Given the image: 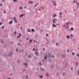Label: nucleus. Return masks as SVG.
<instances>
[{"mask_svg":"<svg viewBox=\"0 0 79 79\" xmlns=\"http://www.w3.org/2000/svg\"><path fill=\"white\" fill-rule=\"evenodd\" d=\"M51 53H49L48 55V56L49 59L50 58H51Z\"/></svg>","mask_w":79,"mask_h":79,"instance_id":"obj_1","label":"nucleus"},{"mask_svg":"<svg viewBox=\"0 0 79 79\" xmlns=\"http://www.w3.org/2000/svg\"><path fill=\"white\" fill-rule=\"evenodd\" d=\"M53 3H54L53 4L54 6H56V3L55 2L53 1L52 2Z\"/></svg>","mask_w":79,"mask_h":79,"instance_id":"obj_2","label":"nucleus"},{"mask_svg":"<svg viewBox=\"0 0 79 79\" xmlns=\"http://www.w3.org/2000/svg\"><path fill=\"white\" fill-rule=\"evenodd\" d=\"M12 55H13V52H10L9 56H11Z\"/></svg>","mask_w":79,"mask_h":79,"instance_id":"obj_3","label":"nucleus"},{"mask_svg":"<svg viewBox=\"0 0 79 79\" xmlns=\"http://www.w3.org/2000/svg\"><path fill=\"white\" fill-rule=\"evenodd\" d=\"M14 21L16 23H18V21H17V20L16 19V17H15L14 18Z\"/></svg>","mask_w":79,"mask_h":79,"instance_id":"obj_4","label":"nucleus"},{"mask_svg":"<svg viewBox=\"0 0 79 79\" xmlns=\"http://www.w3.org/2000/svg\"><path fill=\"white\" fill-rule=\"evenodd\" d=\"M35 55H36V56H38V54H39V52H35Z\"/></svg>","mask_w":79,"mask_h":79,"instance_id":"obj_5","label":"nucleus"},{"mask_svg":"<svg viewBox=\"0 0 79 79\" xmlns=\"http://www.w3.org/2000/svg\"><path fill=\"white\" fill-rule=\"evenodd\" d=\"M24 15H25V14H22L21 15H20L19 16V17H20V18H21L22 17H23V16H24Z\"/></svg>","mask_w":79,"mask_h":79,"instance_id":"obj_6","label":"nucleus"},{"mask_svg":"<svg viewBox=\"0 0 79 79\" xmlns=\"http://www.w3.org/2000/svg\"><path fill=\"white\" fill-rule=\"evenodd\" d=\"M57 20V19H55L53 20V23H55V21H56Z\"/></svg>","mask_w":79,"mask_h":79,"instance_id":"obj_7","label":"nucleus"},{"mask_svg":"<svg viewBox=\"0 0 79 79\" xmlns=\"http://www.w3.org/2000/svg\"><path fill=\"white\" fill-rule=\"evenodd\" d=\"M23 65H24V66H26V67H27V63H24Z\"/></svg>","mask_w":79,"mask_h":79,"instance_id":"obj_8","label":"nucleus"},{"mask_svg":"<svg viewBox=\"0 0 79 79\" xmlns=\"http://www.w3.org/2000/svg\"><path fill=\"white\" fill-rule=\"evenodd\" d=\"M39 3H38V4H35V5L34 6V7H36V6H37V5H39Z\"/></svg>","mask_w":79,"mask_h":79,"instance_id":"obj_9","label":"nucleus"},{"mask_svg":"<svg viewBox=\"0 0 79 79\" xmlns=\"http://www.w3.org/2000/svg\"><path fill=\"white\" fill-rule=\"evenodd\" d=\"M12 23H13V20H11L9 22V24H11Z\"/></svg>","mask_w":79,"mask_h":79,"instance_id":"obj_10","label":"nucleus"},{"mask_svg":"<svg viewBox=\"0 0 79 79\" xmlns=\"http://www.w3.org/2000/svg\"><path fill=\"white\" fill-rule=\"evenodd\" d=\"M52 27H56V26L54 24H53Z\"/></svg>","mask_w":79,"mask_h":79,"instance_id":"obj_11","label":"nucleus"},{"mask_svg":"<svg viewBox=\"0 0 79 79\" xmlns=\"http://www.w3.org/2000/svg\"><path fill=\"white\" fill-rule=\"evenodd\" d=\"M39 77L40 78H41V79H42V78H43V76L42 75L39 76Z\"/></svg>","mask_w":79,"mask_h":79,"instance_id":"obj_12","label":"nucleus"},{"mask_svg":"<svg viewBox=\"0 0 79 79\" xmlns=\"http://www.w3.org/2000/svg\"><path fill=\"white\" fill-rule=\"evenodd\" d=\"M44 58L45 60H47V57L45 56Z\"/></svg>","mask_w":79,"mask_h":79,"instance_id":"obj_13","label":"nucleus"},{"mask_svg":"<svg viewBox=\"0 0 79 79\" xmlns=\"http://www.w3.org/2000/svg\"><path fill=\"white\" fill-rule=\"evenodd\" d=\"M29 42L30 44H31V42H32V40H30L29 41Z\"/></svg>","mask_w":79,"mask_h":79,"instance_id":"obj_14","label":"nucleus"},{"mask_svg":"<svg viewBox=\"0 0 79 79\" xmlns=\"http://www.w3.org/2000/svg\"><path fill=\"white\" fill-rule=\"evenodd\" d=\"M41 71H44V69L43 68H41Z\"/></svg>","mask_w":79,"mask_h":79,"instance_id":"obj_15","label":"nucleus"},{"mask_svg":"<svg viewBox=\"0 0 79 79\" xmlns=\"http://www.w3.org/2000/svg\"><path fill=\"white\" fill-rule=\"evenodd\" d=\"M27 32H31V30H30V29H28L27 31Z\"/></svg>","mask_w":79,"mask_h":79,"instance_id":"obj_16","label":"nucleus"},{"mask_svg":"<svg viewBox=\"0 0 79 79\" xmlns=\"http://www.w3.org/2000/svg\"><path fill=\"white\" fill-rule=\"evenodd\" d=\"M39 64L40 65V66H41V65H42V63H41V62H39Z\"/></svg>","mask_w":79,"mask_h":79,"instance_id":"obj_17","label":"nucleus"},{"mask_svg":"<svg viewBox=\"0 0 79 79\" xmlns=\"http://www.w3.org/2000/svg\"><path fill=\"white\" fill-rule=\"evenodd\" d=\"M27 78H28V76H27V75H26V78H25V79H27Z\"/></svg>","mask_w":79,"mask_h":79,"instance_id":"obj_18","label":"nucleus"},{"mask_svg":"<svg viewBox=\"0 0 79 79\" xmlns=\"http://www.w3.org/2000/svg\"><path fill=\"white\" fill-rule=\"evenodd\" d=\"M66 37L67 39H69L70 38V37L68 35L66 36Z\"/></svg>","mask_w":79,"mask_h":79,"instance_id":"obj_19","label":"nucleus"},{"mask_svg":"<svg viewBox=\"0 0 79 79\" xmlns=\"http://www.w3.org/2000/svg\"><path fill=\"white\" fill-rule=\"evenodd\" d=\"M70 70H71V71H73V67L71 68Z\"/></svg>","mask_w":79,"mask_h":79,"instance_id":"obj_20","label":"nucleus"},{"mask_svg":"<svg viewBox=\"0 0 79 79\" xmlns=\"http://www.w3.org/2000/svg\"><path fill=\"white\" fill-rule=\"evenodd\" d=\"M31 31L32 32H34L35 31V30L34 29H32Z\"/></svg>","mask_w":79,"mask_h":79,"instance_id":"obj_21","label":"nucleus"},{"mask_svg":"<svg viewBox=\"0 0 79 79\" xmlns=\"http://www.w3.org/2000/svg\"><path fill=\"white\" fill-rule=\"evenodd\" d=\"M5 28V26H3L1 27V29H4Z\"/></svg>","mask_w":79,"mask_h":79,"instance_id":"obj_22","label":"nucleus"},{"mask_svg":"<svg viewBox=\"0 0 79 79\" xmlns=\"http://www.w3.org/2000/svg\"><path fill=\"white\" fill-rule=\"evenodd\" d=\"M15 51H16V52H18L19 51H18V49H15Z\"/></svg>","mask_w":79,"mask_h":79,"instance_id":"obj_23","label":"nucleus"},{"mask_svg":"<svg viewBox=\"0 0 79 79\" xmlns=\"http://www.w3.org/2000/svg\"><path fill=\"white\" fill-rule=\"evenodd\" d=\"M71 31H74V28H71Z\"/></svg>","mask_w":79,"mask_h":79,"instance_id":"obj_24","label":"nucleus"},{"mask_svg":"<svg viewBox=\"0 0 79 79\" xmlns=\"http://www.w3.org/2000/svg\"><path fill=\"white\" fill-rule=\"evenodd\" d=\"M35 48H33L32 51H35Z\"/></svg>","mask_w":79,"mask_h":79,"instance_id":"obj_25","label":"nucleus"},{"mask_svg":"<svg viewBox=\"0 0 79 79\" xmlns=\"http://www.w3.org/2000/svg\"><path fill=\"white\" fill-rule=\"evenodd\" d=\"M19 9H21V10H22V9H23V7H19Z\"/></svg>","mask_w":79,"mask_h":79,"instance_id":"obj_26","label":"nucleus"},{"mask_svg":"<svg viewBox=\"0 0 79 79\" xmlns=\"http://www.w3.org/2000/svg\"><path fill=\"white\" fill-rule=\"evenodd\" d=\"M46 76L48 77L49 76V75H48V73H46Z\"/></svg>","mask_w":79,"mask_h":79,"instance_id":"obj_27","label":"nucleus"},{"mask_svg":"<svg viewBox=\"0 0 79 79\" xmlns=\"http://www.w3.org/2000/svg\"><path fill=\"white\" fill-rule=\"evenodd\" d=\"M28 58H31V56L30 55H29L28 56Z\"/></svg>","mask_w":79,"mask_h":79,"instance_id":"obj_28","label":"nucleus"},{"mask_svg":"<svg viewBox=\"0 0 79 79\" xmlns=\"http://www.w3.org/2000/svg\"><path fill=\"white\" fill-rule=\"evenodd\" d=\"M17 62H18L19 63H20V60H17Z\"/></svg>","mask_w":79,"mask_h":79,"instance_id":"obj_29","label":"nucleus"},{"mask_svg":"<svg viewBox=\"0 0 79 79\" xmlns=\"http://www.w3.org/2000/svg\"><path fill=\"white\" fill-rule=\"evenodd\" d=\"M24 52V50H23V49H22L21 51H20V52Z\"/></svg>","mask_w":79,"mask_h":79,"instance_id":"obj_30","label":"nucleus"},{"mask_svg":"<svg viewBox=\"0 0 79 79\" xmlns=\"http://www.w3.org/2000/svg\"><path fill=\"white\" fill-rule=\"evenodd\" d=\"M53 17H55V16H56V15H53Z\"/></svg>","mask_w":79,"mask_h":79,"instance_id":"obj_31","label":"nucleus"},{"mask_svg":"<svg viewBox=\"0 0 79 79\" xmlns=\"http://www.w3.org/2000/svg\"><path fill=\"white\" fill-rule=\"evenodd\" d=\"M77 72H78V74L79 75V69H78Z\"/></svg>","mask_w":79,"mask_h":79,"instance_id":"obj_32","label":"nucleus"},{"mask_svg":"<svg viewBox=\"0 0 79 79\" xmlns=\"http://www.w3.org/2000/svg\"><path fill=\"white\" fill-rule=\"evenodd\" d=\"M74 54H75V53H74V52H72V55H74Z\"/></svg>","mask_w":79,"mask_h":79,"instance_id":"obj_33","label":"nucleus"},{"mask_svg":"<svg viewBox=\"0 0 79 79\" xmlns=\"http://www.w3.org/2000/svg\"><path fill=\"white\" fill-rule=\"evenodd\" d=\"M32 3V2H29V3Z\"/></svg>","mask_w":79,"mask_h":79,"instance_id":"obj_34","label":"nucleus"},{"mask_svg":"<svg viewBox=\"0 0 79 79\" xmlns=\"http://www.w3.org/2000/svg\"><path fill=\"white\" fill-rule=\"evenodd\" d=\"M76 65L77 66H78V63H76Z\"/></svg>","mask_w":79,"mask_h":79,"instance_id":"obj_35","label":"nucleus"},{"mask_svg":"<svg viewBox=\"0 0 79 79\" xmlns=\"http://www.w3.org/2000/svg\"><path fill=\"white\" fill-rule=\"evenodd\" d=\"M15 35H16V31H15V32L14 33Z\"/></svg>","mask_w":79,"mask_h":79,"instance_id":"obj_36","label":"nucleus"},{"mask_svg":"<svg viewBox=\"0 0 79 79\" xmlns=\"http://www.w3.org/2000/svg\"><path fill=\"white\" fill-rule=\"evenodd\" d=\"M59 14V15H62V13H60Z\"/></svg>","mask_w":79,"mask_h":79,"instance_id":"obj_37","label":"nucleus"},{"mask_svg":"<svg viewBox=\"0 0 79 79\" xmlns=\"http://www.w3.org/2000/svg\"><path fill=\"white\" fill-rule=\"evenodd\" d=\"M67 51L68 53H69V50H67Z\"/></svg>","mask_w":79,"mask_h":79,"instance_id":"obj_38","label":"nucleus"},{"mask_svg":"<svg viewBox=\"0 0 79 79\" xmlns=\"http://www.w3.org/2000/svg\"><path fill=\"white\" fill-rule=\"evenodd\" d=\"M67 26V27H65L66 29H68L69 27H68V26Z\"/></svg>","mask_w":79,"mask_h":79,"instance_id":"obj_39","label":"nucleus"},{"mask_svg":"<svg viewBox=\"0 0 79 79\" xmlns=\"http://www.w3.org/2000/svg\"><path fill=\"white\" fill-rule=\"evenodd\" d=\"M54 56H54L53 55L52 56V58H54Z\"/></svg>","mask_w":79,"mask_h":79,"instance_id":"obj_40","label":"nucleus"},{"mask_svg":"<svg viewBox=\"0 0 79 79\" xmlns=\"http://www.w3.org/2000/svg\"><path fill=\"white\" fill-rule=\"evenodd\" d=\"M20 37L19 36H17V38H18V39H19V38H20Z\"/></svg>","mask_w":79,"mask_h":79,"instance_id":"obj_41","label":"nucleus"},{"mask_svg":"<svg viewBox=\"0 0 79 79\" xmlns=\"http://www.w3.org/2000/svg\"><path fill=\"white\" fill-rule=\"evenodd\" d=\"M19 35L20 37H21V34H19Z\"/></svg>","mask_w":79,"mask_h":79,"instance_id":"obj_42","label":"nucleus"},{"mask_svg":"<svg viewBox=\"0 0 79 79\" xmlns=\"http://www.w3.org/2000/svg\"><path fill=\"white\" fill-rule=\"evenodd\" d=\"M13 1H14V2H17V1L16 0H14Z\"/></svg>","mask_w":79,"mask_h":79,"instance_id":"obj_43","label":"nucleus"},{"mask_svg":"<svg viewBox=\"0 0 79 79\" xmlns=\"http://www.w3.org/2000/svg\"><path fill=\"white\" fill-rule=\"evenodd\" d=\"M58 45V43H56V45Z\"/></svg>","mask_w":79,"mask_h":79,"instance_id":"obj_44","label":"nucleus"},{"mask_svg":"<svg viewBox=\"0 0 79 79\" xmlns=\"http://www.w3.org/2000/svg\"><path fill=\"white\" fill-rule=\"evenodd\" d=\"M63 27H66V25H63Z\"/></svg>","mask_w":79,"mask_h":79,"instance_id":"obj_45","label":"nucleus"},{"mask_svg":"<svg viewBox=\"0 0 79 79\" xmlns=\"http://www.w3.org/2000/svg\"><path fill=\"white\" fill-rule=\"evenodd\" d=\"M56 25H57L58 26H59V25H60V24L59 23H58V24L56 23Z\"/></svg>","mask_w":79,"mask_h":79,"instance_id":"obj_46","label":"nucleus"},{"mask_svg":"<svg viewBox=\"0 0 79 79\" xmlns=\"http://www.w3.org/2000/svg\"><path fill=\"white\" fill-rule=\"evenodd\" d=\"M77 56H78V57H79V54H77Z\"/></svg>","mask_w":79,"mask_h":79,"instance_id":"obj_47","label":"nucleus"},{"mask_svg":"<svg viewBox=\"0 0 79 79\" xmlns=\"http://www.w3.org/2000/svg\"><path fill=\"white\" fill-rule=\"evenodd\" d=\"M65 57V55H63V58H64Z\"/></svg>","mask_w":79,"mask_h":79,"instance_id":"obj_48","label":"nucleus"},{"mask_svg":"<svg viewBox=\"0 0 79 79\" xmlns=\"http://www.w3.org/2000/svg\"><path fill=\"white\" fill-rule=\"evenodd\" d=\"M46 36L47 37H48V34H47L46 35Z\"/></svg>","mask_w":79,"mask_h":79,"instance_id":"obj_49","label":"nucleus"},{"mask_svg":"<svg viewBox=\"0 0 79 79\" xmlns=\"http://www.w3.org/2000/svg\"><path fill=\"white\" fill-rule=\"evenodd\" d=\"M68 24L67 23H66V25L67 26H68Z\"/></svg>","mask_w":79,"mask_h":79,"instance_id":"obj_50","label":"nucleus"},{"mask_svg":"<svg viewBox=\"0 0 79 79\" xmlns=\"http://www.w3.org/2000/svg\"><path fill=\"white\" fill-rule=\"evenodd\" d=\"M18 45H20V43H19L18 44Z\"/></svg>","mask_w":79,"mask_h":79,"instance_id":"obj_51","label":"nucleus"},{"mask_svg":"<svg viewBox=\"0 0 79 79\" xmlns=\"http://www.w3.org/2000/svg\"><path fill=\"white\" fill-rule=\"evenodd\" d=\"M67 23L68 24L70 23V22H69L68 23Z\"/></svg>","mask_w":79,"mask_h":79,"instance_id":"obj_52","label":"nucleus"},{"mask_svg":"<svg viewBox=\"0 0 79 79\" xmlns=\"http://www.w3.org/2000/svg\"><path fill=\"white\" fill-rule=\"evenodd\" d=\"M20 29L21 30H22L23 29V28H22V27H21Z\"/></svg>","mask_w":79,"mask_h":79,"instance_id":"obj_53","label":"nucleus"},{"mask_svg":"<svg viewBox=\"0 0 79 79\" xmlns=\"http://www.w3.org/2000/svg\"><path fill=\"white\" fill-rule=\"evenodd\" d=\"M35 41H35V40H34L33 41V42H35Z\"/></svg>","mask_w":79,"mask_h":79,"instance_id":"obj_54","label":"nucleus"},{"mask_svg":"<svg viewBox=\"0 0 79 79\" xmlns=\"http://www.w3.org/2000/svg\"><path fill=\"white\" fill-rule=\"evenodd\" d=\"M71 37H73V35L72 34L71 35Z\"/></svg>","mask_w":79,"mask_h":79,"instance_id":"obj_55","label":"nucleus"},{"mask_svg":"<svg viewBox=\"0 0 79 79\" xmlns=\"http://www.w3.org/2000/svg\"><path fill=\"white\" fill-rule=\"evenodd\" d=\"M43 50H44V51H45V48H43Z\"/></svg>","mask_w":79,"mask_h":79,"instance_id":"obj_56","label":"nucleus"},{"mask_svg":"<svg viewBox=\"0 0 79 79\" xmlns=\"http://www.w3.org/2000/svg\"><path fill=\"white\" fill-rule=\"evenodd\" d=\"M63 75H64V74H65V73H63Z\"/></svg>","mask_w":79,"mask_h":79,"instance_id":"obj_57","label":"nucleus"},{"mask_svg":"<svg viewBox=\"0 0 79 79\" xmlns=\"http://www.w3.org/2000/svg\"><path fill=\"white\" fill-rule=\"evenodd\" d=\"M4 13L5 14V13H6V12H5V11H4Z\"/></svg>","mask_w":79,"mask_h":79,"instance_id":"obj_58","label":"nucleus"},{"mask_svg":"<svg viewBox=\"0 0 79 79\" xmlns=\"http://www.w3.org/2000/svg\"><path fill=\"white\" fill-rule=\"evenodd\" d=\"M77 5H79V3H77Z\"/></svg>","mask_w":79,"mask_h":79,"instance_id":"obj_59","label":"nucleus"},{"mask_svg":"<svg viewBox=\"0 0 79 79\" xmlns=\"http://www.w3.org/2000/svg\"><path fill=\"white\" fill-rule=\"evenodd\" d=\"M27 40H28V38H27Z\"/></svg>","mask_w":79,"mask_h":79,"instance_id":"obj_60","label":"nucleus"},{"mask_svg":"<svg viewBox=\"0 0 79 79\" xmlns=\"http://www.w3.org/2000/svg\"><path fill=\"white\" fill-rule=\"evenodd\" d=\"M23 71H26V69H24Z\"/></svg>","mask_w":79,"mask_h":79,"instance_id":"obj_61","label":"nucleus"},{"mask_svg":"<svg viewBox=\"0 0 79 79\" xmlns=\"http://www.w3.org/2000/svg\"><path fill=\"white\" fill-rule=\"evenodd\" d=\"M4 0H2V2H4Z\"/></svg>","mask_w":79,"mask_h":79,"instance_id":"obj_62","label":"nucleus"},{"mask_svg":"<svg viewBox=\"0 0 79 79\" xmlns=\"http://www.w3.org/2000/svg\"><path fill=\"white\" fill-rule=\"evenodd\" d=\"M2 24V23H0V26Z\"/></svg>","mask_w":79,"mask_h":79,"instance_id":"obj_63","label":"nucleus"},{"mask_svg":"<svg viewBox=\"0 0 79 79\" xmlns=\"http://www.w3.org/2000/svg\"><path fill=\"white\" fill-rule=\"evenodd\" d=\"M7 79H10V78H7Z\"/></svg>","mask_w":79,"mask_h":79,"instance_id":"obj_64","label":"nucleus"}]
</instances>
